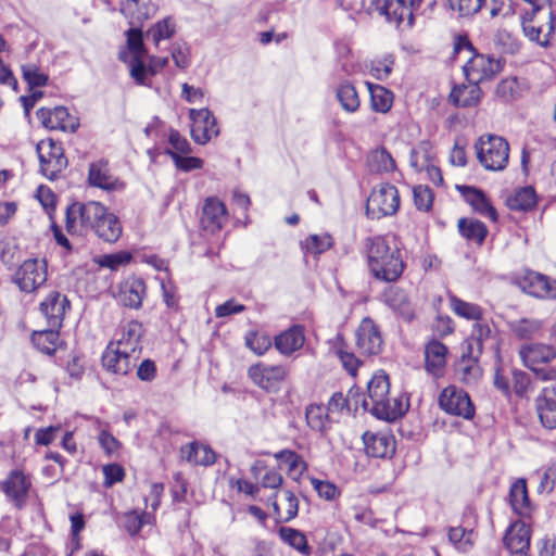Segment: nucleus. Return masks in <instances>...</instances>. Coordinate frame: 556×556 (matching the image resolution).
I'll return each instance as SVG.
<instances>
[{
    "label": "nucleus",
    "mask_w": 556,
    "mask_h": 556,
    "mask_svg": "<svg viewBox=\"0 0 556 556\" xmlns=\"http://www.w3.org/2000/svg\"><path fill=\"white\" fill-rule=\"evenodd\" d=\"M191 137L198 144H206L213 137L218 136L219 129L213 113L204 109H190Z\"/></svg>",
    "instance_id": "9b49d317"
},
{
    "label": "nucleus",
    "mask_w": 556,
    "mask_h": 556,
    "mask_svg": "<svg viewBox=\"0 0 556 556\" xmlns=\"http://www.w3.org/2000/svg\"><path fill=\"white\" fill-rule=\"evenodd\" d=\"M400 207V194L395 186L389 182L377 185L366 203V214L371 219L394 215Z\"/></svg>",
    "instance_id": "39448f33"
},
{
    "label": "nucleus",
    "mask_w": 556,
    "mask_h": 556,
    "mask_svg": "<svg viewBox=\"0 0 556 556\" xmlns=\"http://www.w3.org/2000/svg\"><path fill=\"white\" fill-rule=\"evenodd\" d=\"M531 530L522 520L513 522L504 535V545L510 553L528 552L530 547Z\"/></svg>",
    "instance_id": "b1692460"
},
{
    "label": "nucleus",
    "mask_w": 556,
    "mask_h": 556,
    "mask_svg": "<svg viewBox=\"0 0 556 556\" xmlns=\"http://www.w3.org/2000/svg\"><path fill=\"white\" fill-rule=\"evenodd\" d=\"M363 407L374 416L383 420H395L405 413L402 400L390 397V382L383 371L372 376L367 384V396L363 399Z\"/></svg>",
    "instance_id": "f03ea898"
},
{
    "label": "nucleus",
    "mask_w": 556,
    "mask_h": 556,
    "mask_svg": "<svg viewBox=\"0 0 556 556\" xmlns=\"http://www.w3.org/2000/svg\"><path fill=\"white\" fill-rule=\"evenodd\" d=\"M279 536L285 543L289 544L302 554L307 555L309 553L306 536L301 531L288 527H281L279 529Z\"/></svg>",
    "instance_id": "5fc2aeb1"
},
{
    "label": "nucleus",
    "mask_w": 556,
    "mask_h": 556,
    "mask_svg": "<svg viewBox=\"0 0 556 556\" xmlns=\"http://www.w3.org/2000/svg\"><path fill=\"white\" fill-rule=\"evenodd\" d=\"M301 244L307 253L318 255L331 248L332 239L329 235H311Z\"/></svg>",
    "instance_id": "4d7b16f0"
},
{
    "label": "nucleus",
    "mask_w": 556,
    "mask_h": 556,
    "mask_svg": "<svg viewBox=\"0 0 556 556\" xmlns=\"http://www.w3.org/2000/svg\"><path fill=\"white\" fill-rule=\"evenodd\" d=\"M46 260L30 258L23 262L14 275V282L24 292H33L47 281Z\"/></svg>",
    "instance_id": "1a4fd4ad"
},
{
    "label": "nucleus",
    "mask_w": 556,
    "mask_h": 556,
    "mask_svg": "<svg viewBox=\"0 0 556 556\" xmlns=\"http://www.w3.org/2000/svg\"><path fill=\"white\" fill-rule=\"evenodd\" d=\"M40 312L45 316L49 327L60 329L65 315L71 309V303L66 295L59 291H51L40 303Z\"/></svg>",
    "instance_id": "2eb2a0df"
},
{
    "label": "nucleus",
    "mask_w": 556,
    "mask_h": 556,
    "mask_svg": "<svg viewBox=\"0 0 556 556\" xmlns=\"http://www.w3.org/2000/svg\"><path fill=\"white\" fill-rule=\"evenodd\" d=\"M410 165L416 170H426L430 180L437 185L441 186L443 184V177L441 170L438 166L431 163L429 152L426 148L419 147L414 150L410 155Z\"/></svg>",
    "instance_id": "2f4dec72"
},
{
    "label": "nucleus",
    "mask_w": 556,
    "mask_h": 556,
    "mask_svg": "<svg viewBox=\"0 0 556 556\" xmlns=\"http://www.w3.org/2000/svg\"><path fill=\"white\" fill-rule=\"evenodd\" d=\"M533 478L538 480L539 493H551L556 488V464L543 471H536Z\"/></svg>",
    "instance_id": "bf43d9fd"
},
{
    "label": "nucleus",
    "mask_w": 556,
    "mask_h": 556,
    "mask_svg": "<svg viewBox=\"0 0 556 556\" xmlns=\"http://www.w3.org/2000/svg\"><path fill=\"white\" fill-rule=\"evenodd\" d=\"M154 521L152 513L132 510L126 513L123 517V526L129 535H136L144 525H150Z\"/></svg>",
    "instance_id": "09e8293b"
},
{
    "label": "nucleus",
    "mask_w": 556,
    "mask_h": 556,
    "mask_svg": "<svg viewBox=\"0 0 556 556\" xmlns=\"http://www.w3.org/2000/svg\"><path fill=\"white\" fill-rule=\"evenodd\" d=\"M181 458L192 465L208 466L215 463V453L203 444L190 443L181 447Z\"/></svg>",
    "instance_id": "72a5a7b5"
},
{
    "label": "nucleus",
    "mask_w": 556,
    "mask_h": 556,
    "mask_svg": "<svg viewBox=\"0 0 556 556\" xmlns=\"http://www.w3.org/2000/svg\"><path fill=\"white\" fill-rule=\"evenodd\" d=\"M176 31V25L173 17L168 16L159 21L154 25H152L147 31V37L151 38L155 46L162 40L169 39L174 36Z\"/></svg>",
    "instance_id": "3c124183"
},
{
    "label": "nucleus",
    "mask_w": 556,
    "mask_h": 556,
    "mask_svg": "<svg viewBox=\"0 0 556 556\" xmlns=\"http://www.w3.org/2000/svg\"><path fill=\"white\" fill-rule=\"evenodd\" d=\"M41 173L49 179H55L67 166V159L61 142L53 139H45L36 147Z\"/></svg>",
    "instance_id": "0eeeda50"
},
{
    "label": "nucleus",
    "mask_w": 556,
    "mask_h": 556,
    "mask_svg": "<svg viewBox=\"0 0 556 556\" xmlns=\"http://www.w3.org/2000/svg\"><path fill=\"white\" fill-rule=\"evenodd\" d=\"M533 13L534 16L522 20L523 34L529 40L547 47L555 31L556 16L551 9Z\"/></svg>",
    "instance_id": "6e6552de"
},
{
    "label": "nucleus",
    "mask_w": 556,
    "mask_h": 556,
    "mask_svg": "<svg viewBox=\"0 0 556 556\" xmlns=\"http://www.w3.org/2000/svg\"><path fill=\"white\" fill-rule=\"evenodd\" d=\"M245 344L257 355H263L271 346V339L266 333L250 332L245 336Z\"/></svg>",
    "instance_id": "e2e57ef3"
},
{
    "label": "nucleus",
    "mask_w": 556,
    "mask_h": 556,
    "mask_svg": "<svg viewBox=\"0 0 556 556\" xmlns=\"http://www.w3.org/2000/svg\"><path fill=\"white\" fill-rule=\"evenodd\" d=\"M414 202L418 210L429 211L432 207L433 194L430 188L426 186H417L413 189Z\"/></svg>",
    "instance_id": "338daca9"
},
{
    "label": "nucleus",
    "mask_w": 556,
    "mask_h": 556,
    "mask_svg": "<svg viewBox=\"0 0 556 556\" xmlns=\"http://www.w3.org/2000/svg\"><path fill=\"white\" fill-rule=\"evenodd\" d=\"M383 302L402 316L405 320L409 321L414 317V312L406 293L397 287H389L382 294Z\"/></svg>",
    "instance_id": "c85d7f7f"
},
{
    "label": "nucleus",
    "mask_w": 556,
    "mask_h": 556,
    "mask_svg": "<svg viewBox=\"0 0 556 556\" xmlns=\"http://www.w3.org/2000/svg\"><path fill=\"white\" fill-rule=\"evenodd\" d=\"M34 346L43 354L53 355L60 345L59 329L49 327L46 330L34 331L31 334Z\"/></svg>",
    "instance_id": "e433bc0d"
},
{
    "label": "nucleus",
    "mask_w": 556,
    "mask_h": 556,
    "mask_svg": "<svg viewBox=\"0 0 556 556\" xmlns=\"http://www.w3.org/2000/svg\"><path fill=\"white\" fill-rule=\"evenodd\" d=\"M453 11H457L460 16H471L478 13L485 0H448Z\"/></svg>",
    "instance_id": "0e129e2a"
},
{
    "label": "nucleus",
    "mask_w": 556,
    "mask_h": 556,
    "mask_svg": "<svg viewBox=\"0 0 556 556\" xmlns=\"http://www.w3.org/2000/svg\"><path fill=\"white\" fill-rule=\"evenodd\" d=\"M365 452L368 456L386 458L392 456L395 452V440L392 434L387 432H365L363 434Z\"/></svg>",
    "instance_id": "412c9836"
},
{
    "label": "nucleus",
    "mask_w": 556,
    "mask_h": 556,
    "mask_svg": "<svg viewBox=\"0 0 556 556\" xmlns=\"http://www.w3.org/2000/svg\"><path fill=\"white\" fill-rule=\"evenodd\" d=\"M144 295V281L140 278L130 277L119 285L116 299L124 306L137 309L141 306Z\"/></svg>",
    "instance_id": "5701e85b"
},
{
    "label": "nucleus",
    "mask_w": 556,
    "mask_h": 556,
    "mask_svg": "<svg viewBox=\"0 0 556 556\" xmlns=\"http://www.w3.org/2000/svg\"><path fill=\"white\" fill-rule=\"evenodd\" d=\"M146 56H128V52L122 51L119 60L128 64L129 74L138 85H146L150 75V65L144 64Z\"/></svg>",
    "instance_id": "37998d69"
},
{
    "label": "nucleus",
    "mask_w": 556,
    "mask_h": 556,
    "mask_svg": "<svg viewBox=\"0 0 556 556\" xmlns=\"http://www.w3.org/2000/svg\"><path fill=\"white\" fill-rule=\"evenodd\" d=\"M127 49L130 56H147L143 45L142 31L138 27H132L126 31Z\"/></svg>",
    "instance_id": "052dcab7"
},
{
    "label": "nucleus",
    "mask_w": 556,
    "mask_h": 556,
    "mask_svg": "<svg viewBox=\"0 0 556 556\" xmlns=\"http://www.w3.org/2000/svg\"><path fill=\"white\" fill-rule=\"evenodd\" d=\"M368 267L376 279L393 282L403 270L404 262L395 242L377 236L366 239Z\"/></svg>",
    "instance_id": "f257e3e1"
},
{
    "label": "nucleus",
    "mask_w": 556,
    "mask_h": 556,
    "mask_svg": "<svg viewBox=\"0 0 556 556\" xmlns=\"http://www.w3.org/2000/svg\"><path fill=\"white\" fill-rule=\"evenodd\" d=\"M519 355L525 366L534 371L540 380H556V368L541 367L556 358V351L552 345L526 344L521 346Z\"/></svg>",
    "instance_id": "423d86ee"
},
{
    "label": "nucleus",
    "mask_w": 556,
    "mask_h": 556,
    "mask_svg": "<svg viewBox=\"0 0 556 556\" xmlns=\"http://www.w3.org/2000/svg\"><path fill=\"white\" fill-rule=\"evenodd\" d=\"M457 379L467 386L476 384L482 376L477 358L463 355L455 368Z\"/></svg>",
    "instance_id": "f704fd0d"
},
{
    "label": "nucleus",
    "mask_w": 556,
    "mask_h": 556,
    "mask_svg": "<svg viewBox=\"0 0 556 556\" xmlns=\"http://www.w3.org/2000/svg\"><path fill=\"white\" fill-rule=\"evenodd\" d=\"M520 288L536 298L556 299V280L531 269H523L518 276Z\"/></svg>",
    "instance_id": "ddd939ff"
},
{
    "label": "nucleus",
    "mask_w": 556,
    "mask_h": 556,
    "mask_svg": "<svg viewBox=\"0 0 556 556\" xmlns=\"http://www.w3.org/2000/svg\"><path fill=\"white\" fill-rule=\"evenodd\" d=\"M84 212L80 214L83 219L87 223L86 233L89 231L97 233L99 223L104 216L105 211L108 210L103 204L96 201H89L83 203Z\"/></svg>",
    "instance_id": "de8ad7c7"
},
{
    "label": "nucleus",
    "mask_w": 556,
    "mask_h": 556,
    "mask_svg": "<svg viewBox=\"0 0 556 556\" xmlns=\"http://www.w3.org/2000/svg\"><path fill=\"white\" fill-rule=\"evenodd\" d=\"M367 165L369 170L377 174H388L396 169L392 155L386 148H377L368 156Z\"/></svg>",
    "instance_id": "58836bf2"
},
{
    "label": "nucleus",
    "mask_w": 556,
    "mask_h": 556,
    "mask_svg": "<svg viewBox=\"0 0 556 556\" xmlns=\"http://www.w3.org/2000/svg\"><path fill=\"white\" fill-rule=\"evenodd\" d=\"M307 425L316 431H324L329 421L333 420L324 405H311L306 409Z\"/></svg>",
    "instance_id": "864d4df0"
},
{
    "label": "nucleus",
    "mask_w": 556,
    "mask_h": 556,
    "mask_svg": "<svg viewBox=\"0 0 556 556\" xmlns=\"http://www.w3.org/2000/svg\"><path fill=\"white\" fill-rule=\"evenodd\" d=\"M536 412L542 426L556 428V386L544 388L535 400Z\"/></svg>",
    "instance_id": "4be33fe9"
},
{
    "label": "nucleus",
    "mask_w": 556,
    "mask_h": 556,
    "mask_svg": "<svg viewBox=\"0 0 556 556\" xmlns=\"http://www.w3.org/2000/svg\"><path fill=\"white\" fill-rule=\"evenodd\" d=\"M121 12L129 20L132 26L142 24L149 18L147 9L140 0H126L121 8Z\"/></svg>",
    "instance_id": "603ef678"
},
{
    "label": "nucleus",
    "mask_w": 556,
    "mask_h": 556,
    "mask_svg": "<svg viewBox=\"0 0 556 556\" xmlns=\"http://www.w3.org/2000/svg\"><path fill=\"white\" fill-rule=\"evenodd\" d=\"M30 486L31 482L29 477L24 475L21 470H12L1 483L2 492L17 508L24 507Z\"/></svg>",
    "instance_id": "a211bd4d"
},
{
    "label": "nucleus",
    "mask_w": 556,
    "mask_h": 556,
    "mask_svg": "<svg viewBox=\"0 0 556 556\" xmlns=\"http://www.w3.org/2000/svg\"><path fill=\"white\" fill-rule=\"evenodd\" d=\"M447 348L432 340L425 348L426 369L434 377H441L446 364Z\"/></svg>",
    "instance_id": "cd10ccee"
},
{
    "label": "nucleus",
    "mask_w": 556,
    "mask_h": 556,
    "mask_svg": "<svg viewBox=\"0 0 556 556\" xmlns=\"http://www.w3.org/2000/svg\"><path fill=\"white\" fill-rule=\"evenodd\" d=\"M273 508L279 522H288L298 515L299 501L291 491L282 490L275 494Z\"/></svg>",
    "instance_id": "bb28decb"
},
{
    "label": "nucleus",
    "mask_w": 556,
    "mask_h": 556,
    "mask_svg": "<svg viewBox=\"0 0 556 556\" xmlns=\"http://www.w3.org/2000/svg\"><path fill=\"white\" fill-rule=\"evenodd\" d=\"M84 212L83 203H73L66 208L65 228L71 235H86L87 223L80 214Z\"/></svg>",
    "instance_id": "a18cd8bd"
},
{
    "label": "nucleus",
    "mask_w": 556,
    "mask_h": 556,
    "mask_svg": "<svg viewBox=\"0 0 556 556\" xmlns=\"http://www.w3.org/2000/svg\"><path fill=\"white\" fill-rule=\"evenodd\" d=\"M479 163L488 170H503L509 157L508 142L495 135H483L475 143Z\"/></svg>",
    "instance_id": "20e7f679"
},
{
    "label": "nucleus",
    "mask_w": 556,
    "mask_h": 556,
    "mask_svg": "<svg viewBox=\"0 0 556 556\" xmlns=\"http://www.w3.org/2000/svg\"><path fill=\"white\" fill-rule=\"evenodd\" d=\"M509 502L516 514L520 516L530 515L531 505L525 479H519L515 483H513L509 492Z\"/></svg>",
    "instance_id": "c9c22d12"
},
{
    "label": "nucleus",
    "mask_w": 556,
    "mask_h": 556,
    "mask_svg": "<svg viewBox=\"0 0 556 556\" xmlns=\"http://www.w3.org/2000/svg\"><path fill=\"white\" fill-rule=\"evenodd\" d=\"M481 94L479 83L469 81L468 85L454 87L450 99L456 106L470 108L480 102Z\"/></svg>",
    "instance_id": "473e14b6"
},
{
    "label": "nucleus",
    "mask_w": 556,
    "mask_h": 556,
    "mask_svg": "<svg viewBox=\"0 0 556 556\" xmlns=\"http://www.w3.org/2000/svg\"><path fill=\"white\" fill-rule=\"evenodd\" d=\"M536 204V194L532 187H523L507 199V205L513 211H529Z\"/></svg>",
    "instance_id": "c03bdc74"
},
{
    "label": "nucleus",
    "mask_w": 556,
    "mask_h": 556,
    "mask_svg": "<svg viewBox=\"0 0 556 556\" xmlns=\"http://www.w3.org/2000/svg\"><path fill=\"white\" fill-rule=\"evenodd\" d=\"M450 305L452 311L462 318L468 320L482 319V308L477 304L463 301L462 299L453 295L450 298Z\"/></svg>",
    "instance_id": "8fccbe9b"
},
{
    "label": "nucleus",
    "mask_w": 556,
    "mask_h": 556,
    "mask_svg": "<svg viewBox=\"0 0 556 556\" xmlns=\"http://www.w3.org/2000/svg\"><path fill=\"white\" fill-rule=\"evenodd\" d=\"M447 539L458 553L468 554L473 549L478 534L472 529L457 526L448 528Z\"/></svg>",
    "instance_id": "7c9ffc66"
},
{
    "label": "nucleus",
    "mask_w": 556,
    "mask_h": 556,
    "mask_svg": "<svg viewBox=\"0 0 556 556\" xmlns=\"http://www.w3.org/2000/svg\"><path fill=\"white\" fill-rule=\"evenodd\" d=\"M458 190L475 212L490 218L492 222L497 220L496 210L481 190L468 186H460Z\"/></svg>",
    "instance_id": "a878e982"
},
{
    "label": "nucleus",
    "mask_w": 556,
    "mask_h": 556,
    "mask_svg": "<svg viewBox=\"0 0 556 556\" xmlns=\"http://www.w3.org/2000/svg\"><path fill=\"white\" fill-rule=\"evenodd\" d=\"M122 235V225L113 213L108 210L104 213L96 236L105 242L113 243L118 240Z\"/></svg>",
    "instance_id": "a19ab883"
},
{
    "label": "nucleus",
    "mask_w": 556,
    "mask_h": 556,
    "mask_svg": "<svg viewBox=\"0 0 556 556\" xmlns=\"http://www.w3.org/2000/svg\"><path fill=\"white\" fill-rule=\"evenodd\" d=\"M304 329L301 326H292L275 338L276 349L283 355H291L304 344Z\"/></svg>",
    "instance_id": "c756f323"
},
{
    "label": "nucleus",
    "mask_w": 556,
    "mask_h": 556,
    "mask_svg": "<svg viewBox=\"0 0 556 556\" xmlns=\"http://www.w3.org/2000/svg\"><path fill=\"white\" fill-rule=\"evenodd\" d=\"M227 220L225 204L217 198H207L204 201L201 215V226L204 230L214 233L220 230Z\"/></svg>",
    "instance_id": "aec40b11"
},
{
    "label": "nucleus",
    "mask_w": 556,
    "mask_h": 556,
    "mask_svg": "<svg viewBox=\"0 0 556 556\" xmlns=\"http://www.w3.org/2000/svg\"><path fill=\"white\" fill-rule=\"evenodd\" d=\"M98 442L106 455H113L122 447V443L108 429H100Z\"/></svg>",
    "instance_id": "774afa93"
},
{
    "label": "nucleus",
    "mask_w": 556,
    "mask_h": 556,
    "mask_svg": "<svg viewBox=\"0 0 556 556\" xmlns=\"http://www.w3.org/2000/svg\"><path fill=\"white\" fill-rule=\"evenodd\" d=\"M88 180L91 186L105 190L113 189L116 184V179L110 174L108 163L104 161L90 164Z\"/></svg>",
    "instance_id": "4c0bfd02"
},
{
    "label": "nucleus",
    "mask_w": 556,
    "mask_h": 556,
    "mask_svg": "<svg viewBox=\"0 0 556 556\" xmlns=\"http://www.w3.org/2000/svg\"><path fill=\"white\" fill-rule=\"evenodd\" d=\"M439 405L447 414L471 419L475 406L467 392L455 386H448L439 395Z\"/></svg>",
    "instance_id": "9d476101"
},
{
    "label": "nucleus",
    "mask_w": 556,
    "mask_h": 556,
    "mask_svg": "<svg viewBox=\"0 0 556 556\" xmlns=\"http://www.w3.org/2000/svg\"><path fill=\"white\" fill-rule=\"evenodd\" d=\"M459 233L468 241L481 245L488 235L486 226L475 218H460L458 220Z\"/></svg>",
    "instance_id": "ea45409f"
},
{
    "label": "nucleus",
    "mask_w": 556,
    "mask_h": 556,
    "mask_svg": "<svg viewBox=\"0 0 556 556\" xmlns=\"http://www.w3.org/2000/svg\"><path fill=\"white\" fill-rule=\"evenodd\" d=\"M248 375L258 388L274 392L279 389L280 383L288 375V370L282 365H265L258 363L249 368Z\"/></svg>",
    "instance_id": "f8f14e48"
},
{
    "label": "nucleus",
    "mask_w": 556,
    "mask_h": 556,
    "mask_svg": "<svg viewBox=\"0 0 556 556\" xmlns=\"http://www.w3.org/2000/svg\"><path fill=\"white\" fill-rule=\"evenodd\" d=\"M143 336V327L137 320L128 321L123 326L119 338L114 342L115 346L138 357L141 346L140 340Z\"/></svg>",
    "instance_id": "393cba45"
},
{
    "label": "nucleus",
    "mask_w": 556,
    "mask_h": 556,
    "mask_svg": "<svg viewBox=\"0 0 556 556\" xmlns=\"http://www.w3.org/2000/svg\"><path fill=\"white\" fill-rule=\"evenodd\" d=\"M356 346L363 355H376L381 352L383 340L372 319L364 318L356 330Z\"/></svg>",
    "instance_id": "dca6fc26"
},
{
    "label": "nucleus",
    "mask_w": 556,
    "mask_h": 556,
    "mask_svg": "<svg viewBox=\"0 0 556 556\" xmlns=\"http://www.w3.org/2000/svg\"><path fill=\"white\" fill-rule=\"evenodd\" d=\"M136 359L135 355L118 349L111 342L102 355V365L112 374L127 375L134 368Z\"/></svg>",
    "instance_id": "6ab92c4d"
},
{
    "label": "nucleus",
    "mask_w": 556,
    "mask_h": 556,
    "mask_svg": "<svg viewBox=\"0 0 556 556\" xmlns=\"http://www.w3.org/2000/svg\"><path fill=\"white\" fill-rule=\"evenodd\" d=\"M463 48L472 53L463 67L468 81L480 84L494 78L502 71V63L498 59L490 54L478 53L466 38H460L456 45L457 50Z\"/></svg>",
    "instance_id": "7ed1b4c3"
},
{
    "label": "nucleus",
    "mask_w": 556,
    "mask_h": 556,
    "mask_svg": "<svg viewBox=\"0 0 556 556\" xmlns=\"http://www.w3.org/2000/svg\"><path fill=\"white\" fill-rule=\"evenodd\" d=\"M541 321L536 319L522 318L509 324L510 330L519 339H529L541 329Z\"/></svg>",
    "instance_id": "6e6d98bb"
},
{
    "label": "nucleus",
    "mask_w": 556,
    "mask_h": 556,
    "mask_svg": "<svg viewBox=\"0 0 556 556\" xmlns=\"http://www.w3.org/2000/svg\"><path fill=\"white\" fill-rule=\"evenodd\" d=\"M22 74L24 80L30 88L43 87L48 83V75L33 63L22 65Z\"/></svg>",
    "instance_id": "13d9d810"
},
{
    "label": "nucleus",
    "mask_w": 556,
    "mask_h": 556,
    "mask_svg": "<svg viewBox=\"0 0 556 556\" xmlns=\"http://www.w3.org/2000/svg\"><path fill=\"white\" fill-rule=\"evenodd\" d=\"M41 124L51 130L74 132L79 126L78 119L72 116L64 106L53 109L41 108L36 113Z\"/></svg>",
    "instance_id": "f3484780"
},
{
    "label": "nucleus",
    "mask_w": 556,
    "mask_h": 556,
    "mask_svg": "<svg viewBox=\"0 0 556 556\" xmlns=\"http://www.w3.org/2000/svg\"><path fill=\"white\" fill-rule=\"evenodd\" d=\"M131 260V254L126 251H119L112 254H104L98 257L97 263L101 267L117 270L121 266L127 265Z\"/></svg>",
    "instance_id": "680f3d73"
},
{
    "label": "nucleus",
    "mask_w": 556,
    "mask_h": 556,
    "mask_svg": "<svg viewBox=\"0 0 556 556\" xmlns=\"http://www.w3.org/2000/svg\"><path fill=\"white\" fill-rule=\"evenodd\" d=\"M367 86L370 92L372 110L380 113H387L393 103L392 92L380 85L367 83Z\"/></svg>",
    "instance_id": "49530a36"
},
{
    "label": "nucleus",
    "mask_w": 556,
    "mask_h": 556,
    "mask_svg": "<svg viewBox=\"0 0 556 556\" xmlns=\"http://www.w3.org/2000/svg\"><path fill=\"white\" fill-rule=\"evenodd\" d=\"M167 153L173 159L176 167L182 172H190L192 169H200L203 166V160L195 156H188V154L174 153L173 151H167Z\"/></svg>",
    "instance_id": "69168bd1"
},
{
    "label": "nucleus",
    "mask_w": 556,
    "mask_h": 556,
    "mask_svg": "<svg viewBox=\"0 0 556 556\" xmlns=\"http://www.w3.org/2000/svg\"><path fill=\"white\" fill-rule=\"evenodd\" d=\"M337 99L342 108L348 113H354L361 105L359 97L356 88L350 81H343L336 90Z\"/></svg>",
    "instance_id": "79ce46f5"
},
{
    "label": "nucleus",
    "mask_w": 556,
    "mask_h": 556,
    "mask_svg": "<svg viewBox=\"0 0 556 556\" xmlns=\"http://www.w3.org/2000/svg\"><path fill=\"white\" fill-rule=\"evenodd\" d=\"M420 3L421 0H376L377 10L389 22L400 25L406 21L408 26L413 25V11L415 8H419Z\"/></svg>",
    "instance_id": "4468645a"
}]
</instances>
